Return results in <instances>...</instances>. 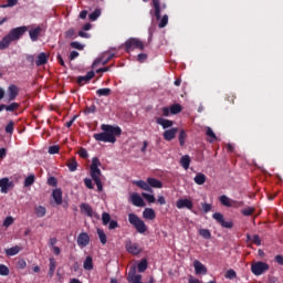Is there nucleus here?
<instances>
[{
  "instance_id": "obj_35",
  "label": "nucleus",
  "mask_w": 283,
  "mask_h": 283,
  "mask_svg": "<svg viewBox=\"0 0 283 283\" xmlns=\"http://www.w3.org/2000/svg\"><path fill=\"white\" fill-rule=\"evenodd\" d=\"M45 213H48V210L45 209V207L43 206L35 207V216H38V218L45 217Z\"/></svg>"
},
{
  "instance_id": "obj_42",
  "label": "nucleus",
  "mask_w": 283,
  "mask_h": 283,
  "mask_svg": "<svg viewBox=\"0 0 283 283\" xmlns=\"http://www.w3.org/2000/svg\"><path fill=\"white\" fill-rule=\"evenodd\" d=\"M182 112V106L180 104H174L170 106V114H180Z\"/></svg>"
},
{
  "instance_id": "obj_38",
  "label": "nucleus",
  "mask_w": 283,
  "mask_h": 283,
  "mask_svg": "<svg viewBox=\"0 0 283 283\" xmlns=\"http://www.w3.org/2000/svg\"><path fill=\"white\" fill-rule=\"evenodd\" d=\"M142 198L145 199L150 205H154V202H156V197L154 195H149L147 192H143Z\"/></svg>"
},
{
  "instance_id": "obj_39",
  "label": "nucleus",
  "mask_w": 283,
  "mask_h": 283,
  "mask_svg": "<svg viewBox=\"0 0 283 283\" xmlns=\"http://www.w3.org/2000/svg\"><path fill=\"white\" fill-rule=\"evenodd\" d=\"M96 94L101 96H111L112 95V88H98L96 91Z\"/></svg>"
},
{
  "instance_id": "obj_51",
  "label": "nucleus",
  "mask_w": 283,
  "mask_h": 283,
  "mask_svg": "<svg viewBox=\"0 0 283 283\" xmlns=\"http://www.w3.org/2000/svg\"><path fill=\"white\" fill-rule=\"evenodd\" d=\"M226 277L227 280H235V277H238V274L234 272L233 269H230L227 271Z\"/></svg>"
},
{
  "instance_id": "obj_24",
  "label": "nucleus",
  "mask_w": 283,
  "mask_h": 283,
  "mask_svg": "<svg viewBox=\"0 0 283 283\" xmlns=\"http://www.w3.org/2000/svg\"><path fill=\"white\" fill-rule=\"evenodd\" d=\"M48 59H50V56L45 52L40 53L35 61L36 67H41V65H45L48 63Z\"/></svg>"
},
{
  "instance_id": "obj_59",
  "label": "nucleus",
  "mask_w": 283,
  "mask_h": 283,
  "mask_svg": "<svg viewBox=\"0 0 283 283\" xmlns=\"http://www.w3.org/2000/svg\"><path fill=\"white\" fill-rule=\"evenodd\" d=\"M108 229H109V231H112L114 229H118V221L111 220L109 223H108Z\"/></svg>"
},
{
  "instance_id": "obj_45",
  "label": "nucleus",
  "mask_w": 283,
  "mask_h": 283,
  "mask_svg": "<svg viewBox=\"0 0 283 283\" xmlns=\"http://www.w3.org/2000/svg\"><path fill=\"white\" fill-rule=\"evenodd\" d=\"M20 107V104L17 102L11 103L10 105H6L4 109L7 112H17V109Z\"/></svg>"
},
{
  "instance_id": "obj_46",
  "label": "nucleus",
  "mask_w": 283,
  "mask_h": 283,
  "mask_svg": "<svg viewBox=\"0 0 283 283\" xmlns=\"http://www.w3.org/2000/svg\"><path fill=\"white\" fill-rule=\"evenodd\" d=\"M138 272L139 273H145L147 271V261L144 259L142 260L138 265H137Z\"/></svg>"
},
{
  "instance_id": "obj_62",
  "label": "nucleus",
  "mask_w": 283,
  "mask_h": 283,
  "mask_svg": "<svg viewBox=\"0 0 283 283\" xmlns=\"http://www.w3.org/2000/svg\"><path fill=\"white\" fill-rule=\"evenodd\" d=\"M78 156H80V158H87L90 156V154H87V149L81 148L78 150Z\"/></svg>"
},
{
  "instance_id": "obj_30",
  "label": "nucleus",
  "mask_w": 283,
  "mask_h": 283,
  "mask_svg": "<svg viewBox=\"0 0 283 283\" xmlns=\"http://www.w3.org/2000/svg\"><path fill=\"white\" fill-rule=\"evenodd\" d=\"M66 167L69 168V171H76L78 169V163L76 161V158H71L66 163Z\"/></svg>"
},
{
  "instance_id": "obj_57",
  "label": "nucleus",
  "mask_w": 283,
  "mask_h": 283,
  "mask_svg": "<svg viewBox=\"0 0 283 283\" xmlns=\"http://www.w3.org/2000/svg\"><path fill=\"white\" fill-rule=\"evenodd\" d=\"M14 223V219L12 217H7L3 221V227H10Z\"/></svg>"
},
{
  "instance_id": "obj_63",
  "label": "nucleus",
  "mask_w": 283,
  "mask_h": 283,
  "mask_svg": "<svg viewBox=\"0 0 283 283\" xmlns=\"http://www.w3.org/2000/svg\"><path fill=\"white\" fill-rule=\"evenodd\" d=\"M137 61H138L139 63H145V61H147V54H145V53H139V54L137 55Z\"/></svg>"
},
{
  "instance_id": "obj_32",
  "label": "nucleus",
  "mask_w": 283,
  "mask_h": 283,
  "mask_svg": "<svg viewBox=\"0 0 283 283\" xmlns=\"http://www.w3.org/2000/svg\"><path fill=\"white\" fill-rule=\"evenodd\" d=\"M196 185H205L207 182V176L202 172H198L193 178Z\"/></svg>"
},
{
  "instance_id": "obj_10",
  "label": "nucleus",
  "mask_w": 283,
  "mask_h": 283,
  "mask_svg": "<svg viewBox=\"0 0 283 283\" xmlns=\"http://www.w3.org/2000/svg\"><path fill=\"white\" fill-rule=\"evenodd\" d=\"M219 200L223 207H234L235 209H238L239 207H244V201L231 200L226 195L221 196Z\"/></svg>"
},
{
  "instance_id": "obj_48",
  "label": "nucleus",
  "mask_w": 283,
  "mask_h": 283,
  "mask_svg": "<svg viewBox=\"0 0 283 283\" xmlns=\"http://www.w3.org/2000/svg\"><path fill=\"white\" fill-rule=\"evenodd\" d=\"M34 180H35V176H34V175H29V176L24 179V187H32Z\"/></svg>"
},
{
  "instance_id": "obj_28",
  "label": "nucleus",
  "mask_w": 283,
  "mask_h": 283,
  "mask_svg": "<svg viewBox=\"0 0 283 283\" xmlns=\"http://www.w3.org/2000/svg\"><path fill=\"white\" fill-rule=\"evenodd\" d=\"M49 277H54V272L56 271V259L53 256L49 259Z\"/></svg>"
},
{
  "instance_id": "obj_40",
  "label": "nucleus",
  "mask_w": 283,
  "mask_h": 283,
  "mask_svg": "<svg viewBox=\"0 0 283 283\" xmlns=\"http://www.w3.org/2000/svg\"><path fill=\"white\" fill-rule=\"evenodd\" d=\"M97 235L103 244H107V234H105V231H103V229H97Z\"/></svg>"
},
{
  "instance_id": "obj_1",
  "label": "nucleus",
  "mask_w": 283,
  "mask_h": 283,
  "mask_svg": "<svg viewBox=\"0 0 283 283\" xmlns=\"http://www.w3.org/2000/svg\"><path fill=\"white\" fill-rule=\"evenodd\" d=\"M103 133H95L93 138L97 140V143H116V136H120L123 134V129L118 126H112L107 124H103L101 126Z\"/></svg>"
},
{
  "instance_id": "obj_25",
  "label": "nucleus",
  "mask_w": 283,
  "mask_h": 283,
  "mask_svg": "<svg viewBox=\"0 0 283 283\" xmlns=\"http://www.w3.org/2000/svg\"><path fill=\"white\" fill-rule=\"evenodd\" d=\"M42 30L43 29L41 27H36L35 29H31L29 31V36H30L31 41H33V42L39 41V35L41 34Z\"/></svg>"
},
{
  "instance_id": "obj_64",
  "label": "nucleus",
  "mask_w": 283,
  "mask_h": 283,
  "mask_svg": "<svg viewBox=\"0 0 283 283\" xmlns=\"http://www.w3.org/2000/svg\"><path fill=\"white\" fill-rule=\"evenodd\" d=\"M17 266L18 269H25V266H28V263L25 262V260L21 259L18 261Z\"/></svg>"
},
{
  "instance_id": "obj_29",
  "label": "nucleus",
  "mask_w": 283,
  "mask_h": 283,
  "mask_svg": "<svg viewBox=\"0 0 283 283\" xmlns=\"http://www.w3.org/2000/svg\"><path fill=\"white\" fill-rule=\"evenodd\" d=\"M191 165V157H189V155H185L180 158V166L184 169H189V166Z\"/></svg>"
},
{
  "instance_id": "obj_19",
  "label": "nucleus",
  "mask_w": 283,
  "mask_h": 283,
  "mask_svg": "<svg viewBox=\"0 0 283 283\" xmlns=\"http://www.w3.org/2000/svg\"><path fill=\"white\" fill-rule=\"evenodd\" d=\"M95 76L94 71H90L84 76H78L76 83L78 85H85V83H90V80Z\"/></svg>"
},
{
  "instance_id": "obj_44",
  "label": "nucleus",
  "mask_w": 283,
  "mask_h": 283,
  "mask_svg": "<svg viewBox=\"0 0 283 283\" xmlns=\"http://www.w3.org/2000/svg\"><path fill=\"white\" fill-rule=\"evenodd\" d=\"M241 213L242 216H245V217L253 216V213H255V209L253 207H247L241 210Z\"/></svg>"
},
{
  "instance_id": "obj_4",
  "label": "nucleus",
  "mask_w": 283,
  "mask_h": 283,
  "mask_svg": "<svg viewBox=\"0 0 283 283\" xmlns=\"http://www.w3.org/2000/svg\"><path fill=\"white\" fill-rule=\"evenodd\" d=\"M128 222L136 229L137 233H145L147 231V224H145V221L134 213L128 214Z\"/></svg>"
},
{
  "instance_id": "obj_17",
  "label": "nucleus",
  "mask_w": 283,
  "mask_h": 283,
  "mask_svg": "<svg viewBox=\"0 0 283 283\" xmlns=\"http://www.w3.org/2000/svg\"><path fill=\"white\" fill-rule=\"evenodd\" d=\"M12 186H13V184H12V181H10V179L8 177L0 179L1 193H8V189H10V187H12Z\"/></svg>"
},
{
  "instance_id": "obj_11",
  "label": "nucleus",
  "mask_w": 283,
  "mask_h": 283,
  "mask_svg": "<svg viewBox=\"0 0 283 283\" xmlns=\"http://www.w3.org/2000/svg\"><path fill=\"white\" fill-rule=\"evenodd\" d=\"M80 210L81 213L87 216L88 218H98V214L94 212V209L92 208V206H90V203H81Z\"/></svg>"
},
{
  "instance_id": "obj_31",
  "label": "nucleus",
  "mask_w": 283,
  "mask_h": 283,
  "mask_svg": "<svg viewBox=\"0 0 283 283\" xmlns=\"http://www.w3.org/2000/svg\"><path fill=\"white\" fill-rule=\"evenodd\" d=\"M4 252H6V255H9V256L19 255V253L21 252V247L15 245L7 249Z\"/></svg>"
},
{
  "instance_id": "obj_36",
  "label": "nucleus",
  "mask_w": 283,
  "mask_h": 283,
  "mask_svg": "<svg viewBox=\"0 0 283 283\" xmlns=\"http://www.w3.org/2000/svg\"><path fill=\"white\" fill-rule=\"evenodd\" d=\"M111 221H112V216H109L108 212H103L102 213V224L104 227H107L111 223Z\"/></svg>"
},
{
  "instance_id": "obj_55",
  "label": "nucleus",
  "mask_w": 283,
  "mask_h": 283,
  "mask_svg": "<svg viewBox=\"0 0 283 283\" xmlns=\"http://www.w3.org/2000/svg\"><path fill=\"white\" fill-rule=\"evenodd\" d=\"M71 48H73L74 50H84L85 45L81 44L80 42H71Z\"/></svg>"
},
{
  "instance_id": "obj_61",
  "label": "nucleus",
  "mask_w": 283,
  "mask_h": 283,
  "mask_svg": "<svg viewBox=\"0 0 283 283\" xmlns=\"http://www.w3.org/2000/svg\"><path fill=\"white\" fill-rule=\"evenodd\" d=\"M76 34V31L74 29H69L66 32H65V38L66 39H72L73 36H75Z\"/></svg>"
},
{
  "instance_id": "obj_8",
  "label": "nucleus",
  "mask_w": 283,
  "mask_h": 283,
  "mask_svg": "<svg viewBox=\"0 0 283 283\" xmlns=\"http://www.w3.org/2000/svg\"><path fill=\"white\" fill-rule=\"evenodd\" d=\"M125 249L127 253H130V255H140L143 253V248L139 243L130 241V239H127L125 241Z\"/></svg>"
},
{
  "instance_id": "obj_49",
  "label": "nucleus",
  "mask_w": 283,
  "mask_h": 283,
  "mask_svg": "<svg viewBox=\"0 0 283 283\" xmlns=\"http://www.w3.org/2000/svg\"><path fill=\"white\" fill-rule=\"evenodd\" d=\"M84 114H96V104H92L91 106H86L84 109Z\"/></svg>"
},
{
  "instance_id": "obj_54",
  "label": "nucleus",
  "mask_w": 283,
  "mask_h": 283,
  "mask_svg": "<svg viewBox=\"0 0 283 283\" xmlns=\"http://www.w3.org/2000/svg\"><path fill=\"white\" fill-rule=\"evenodd\" d=\"M252 244H255L256 247H262V239L258 234H254L252 237Z\"/></svg>"
},
{
  "instance_id": "obj_50",
  "label": "nucleus",
  "mask_w": 283,
  "mask_h": 283,
  "mask_svg": "<svg viewBox=\"0 0 283 283\" xmlns=\"http://www.w3.org/2000/svg\"><path fill=\"white\" fill-rule=\"evenodd\" d=\"M0 275L8 276L10 275V269L6 264H0Z\"/></svg>"
},
{
  "instance_id": "obj_34",
  "label": "nucleus",
  "mask_w": 283,
  "mask_h": 283,
  "mask_svg": "<svg viewBox=\"0 0 283 283\" xmlns=\"http://www.w3.org/2000/svg\"><path fill=\"white\" fill-rule=\"evenodd\" d=\"M84 269H85V271H92V269H94V263H93L92 256H86V259L84 261Z\"/></svg>"
},
{
  "instance_id": "obj_15",
  "label": "nucleus",
  "mask_w": 283,
  "mask_h": 283,
  "mask_svg": "<svg viewBox=\"0 0 283 283\" xmlns=\"http://www.w3.org/2000/svg\"><path fill=\"white\" fill-rule=\"evenodd\" d=\"M127 280L129 283H143V276L136 274V270H129Z\"/></svg>"
},
{
  "instance_id": "obj_22",
  "label": "nucleus",
  "mask_w": 283,
  "mask_h": 283,
  "mask_svg": "<svg viewBox=\"0 0 283 283\" xmlns=\"http://www.w3.org/2000/svg\"><path fill=\"white\" fill-rule=\"evenodd\" d=\"M52 197L56 205H63V190L61 188L53 190Z\"/></svg>"
},
{
  "instance_id": "obj_7",
  "label": "nucleus",
  "mask_w": 283,
  "mask_h": 283,
  "mask_svg": "<svg viewBox=\"0 0 283 283\" xmlns=\"http://www.w3.org/2000/svg\"><path fill=\"white\" fill-rule=\"evenodd\" d=\"M269 269H270L269 264L262 261H258L255 263H252L251 265V271L253 275H256V276L264 275V273H266Z\"/></svg>"
},
{
  "instance_id": "obj_21",
  "label": "nucleus",
  "mask_w": 283,
  "mask_h": 283,
  "mask_svg": "<svg viewBox=\"0 0 283 283\" xmlns=\"http://www.w3.org/2000/svg\"><path fill=\"white\" fill-rule=\"evenodd\" d=\"M156 123L157 125H161L163 129H169V127H174V120L166 119L163 117H157Z\"/></svg>"
},
{
  "instance_id": "obj_6",
  "label": "nucleus",
  "mask_w": 283,
  "mask_h": 283,
  "mask_svg": "<svg viewBox=\"0 0 283 283\" xmlns=\"http://www.w3.org/2000/svg\"><path fill=\"white\" fill-rule=\"evenodd\" d=\"M151 10L149 11L150 17H155L157 21H160V11L167 10V3H160V0H151Z\"/></svg>"
},
{
  "instance_id": "obj_53",
  "label": "nucleus",
  "mask_w": 283,
  "mask_h": 283,
  "mask_svg": "<svg viewBox=\"0 0 283 283\" xmlns=\"http://www.w3.org/2000/svg\"><path fill=\"white\" fill-rule=\"evenodd\" d=\"M19 3V0H7V4H2L0 8H14Z\"/></svg>"
},
{
  "instance_id": "obj_14",
  "label": "nucleus",
  "mask_w": 283,
  "mask_h": 283,
  "mask_svg": "<svg viewBox=\"0 0 283 283\" xmlns=\"http://www.w3.org/2000/svg\"><path fill=\"white\" fill-rule=\"evenodd\" d=\"M193 266H195V273L197 275H207V266L202 264L199 260L193 261Z\"/></svg>"
},
{
  "instance_id": "obj_26",
  "label": "nucleus",
  "mask_w": 283,
  "mask_h": 283,
  "mask_svg": "<svg viewBox=\"0 0 283 283\" xmlns=\"http://www.w3.org/2000/svg\"><path fill=\"white\" fill-rule=\"evenodd\" d=\"M147 182H148L150 189H151V188H153V189H163V181H160V180H158V179H156V178L149 177V178L147 179Z\"/></svg>"
},
{
  "instance_id": "obj_47",
  "label": "nucleus",
  "mask_w": 283,
  "mask_h": 283,
  "mask_svg": "<svg viewBox=\"0 0 283 283\" xmlns=\"http://www.w3.org/2000/svg\"><path fill=\"white\" fill-rule=\"evenodd\" d=\"M186 139H187V133L184 129H181L179 132V145H180V147H185V140Z\"/></svg>"
},
{
  "instance_id": "obj_58",
  "label": "nucleus",
  "mask_w": 283,
  "mask_h": 283,
  "mask_svg": "<svg viewBox=\"0 0 283 283\" xmlns=\"http://www.w3.org/2000/svg\"><path fill=\"white\" fill-rule=\"evenodd\" d=\"M84 185H85L86 189H94V184H92L91 178H85L84 179Z\"/></svg>"
},
{
  "instance_id": "obj_41",
  "label": "nucleus",
  "mask_w": 283,
  "mask_h": 283,
  "mask_svg": "<svg viewBox=\"0 0 283 283\" xmlns=\"http://www.w3.org/2000/svg\"><path fill=\"white\" fill-rule=\"evenodd\" d=\"M167 23H169V15L164 14L163 18L159 19L158 28H167Z\"/></svg>"
},
{
  "instance_id": "obj_43",
  "label": "nucleus",
  "mask_w": 283,
  "mask_h": 283,
  "mask_svg": "<svg viewBox=\"0 0 283 283\" xmlns=\"http://www.w3.org/2000/svg\"><path fill=\"white\" fill-rule=\"evenodd\" d=\"M101 14H102L101 9H95L94 12L88 14V19H90V21H96V19H98V17H101Z\"/></svg>"
},
{
  "instance_id": "obj_12",
  "label": "nucleus",
  "mask_w": 283,
  "mask_h": 283,
  "mask_svg": "<svg viewBox=\"0 0 283 283\" xmlns=\"http://www.w3.org/2000/svg\"><path fill=\"white\" fill-rule=\"evenodd\" d=\"M177 209H188L189 211H192L193 209V201L189 199H178L176 202Z\"/></svg>"
},
{
  "instance_id": "obj_27",
  "label": "nucleus",
  "mask_w": 283,
  "mask_h": 283,
  "mask_svg": "<svg viewBox=\"0 0 283 283\" xmlns=\"http://www.w3.org/2000/svg\"><path fill=\"white\" fill-rule=\"evenodd\" d=\"M143 218H145V220H156V211L151 208H146L143 212Z\"/></svg>"
},
{
  "instance_id": "obj_9",
  "label": "nucleus",
  "mask_w": 283,
  "mask_h": 283,
  "mask_svg": "<svg viewBox=\"0 0 283 283\" xmlns=\"http://www.w3.org/2000/svg\"><path fill=\"white\" fill-rule=\"evenodd\" d=\"M213 220H216L218 222V224H220L223 229H233V221L229 220L226 221L224 220V214L220 213V212H214L212 214Z\"/></svg>"
},
{
  "instance_id": "obj_33",
  "label": "nucleus",
  "mask_w": 283,
  "mask_h": 283,
  "mask_svg": "<svg viewBox=\"0 0 283 283\" xmlns=\"http://www.w3.org/2000/svg\"><path fill=\"white\" fill-rule=\"evenodd\" d=\"M206 135L209 137V143H216V140H218V137L216 136V133H213V129H211V127L206 128Z\"/></svg>"
},
{
  "instance_id": "obj_16",
  "label": "nucleus",
  "mask_w": 283,
  "mask_h": 283,
  "mask_svg": "<svg viewBox=\"0 0 283 283\" xmlns=\"http://www.w3.org/2000/svg\"><path fill=\"white\" fill-rule=\"evenodd\" d=\"M176 134H178V128L166 129L163 134L164 140L171 143L176 138Z\"/></svg>"
},
{
  "instance_id": "obj_56",
  "label": "nucleus",
  "mask_w": 283,
  "mask_h": 283,
  "mask_svg": "<svg viewBox=\"0 0 283 283\" xmlns=\"http://www.w3.org/2000/svg\"><path fill=\"white\" fill-rule=\"evenodd\" d=\"M48 185L49 187H56V185H59V180H56V177H50L48 179Z\"/></svg>"
},
{
  "instance_id": "obj_20",
  "label": "nucleus",
  "mask_w": 283,
  "mask_h": 283,
  "mask_svg": "<svg viewBox=\"0 0 283 283\" xmlns=\"http://www.w3.org/2000/svg\"><path fill=\"white\" fill-rule=\"evenodd\" d=\"M77 244L78 247H87L90 244V234L86 232H82L77 237Z\"/></svg>"
},
{
  "instance_id": "obj_5",
  "label": "nucleus",
  "mask_w": 283,
  "mask_h": 283,
  "mask_svg": "<svg viewBox=\"0 0 283 283\" xmlns=\"http://www.w3.org/2000/svg\"><path fill=\"white\" fill-rule=\"evenodd\" d=\"M124 48L127 53L132 52V50H145V44L143 41L136 38H130L124 43Z\"/></svg>"
},
{
  "instance_id": "obj_3",
  "label": "nucleus",
  "mask_w": 283,
  "mask_h": 283,
  "mask_svg": "<svg viewBox=\"0 0 283 283\" xmlns=\"http://www.w3.org/2000/svg\"><path fill=\"white\" fill-rule=\"evenodd\" d=\"M98 167H101V159H98V157H93L90 167V176L92 180L95 182L97 191L101 193V191H103V182L101 181V176H103V172Z\"/></svg>"
},
{
  "instance_id": "obj_13",
  "label": "nucleus",
  "mask_w": 283,
  "mask_h": 283,
  "mask_svg": "<svg viewBox=\"0 0 283 283\" xmlns=\"http://www.w3.org/2000/svg\"><path fill=\"white\" fill-rule=\"evenodd\" d=\"M17 96H19V86L14 85V84H11L8 87V101H9V103L14 101L17 98Z\"/></svg>"
},
{
  "instance_id": "obj_52",
  "label": "nucleus",
  "mask_w": 283,
  "mask_h": 283,
  "mask_svg": "<svg viewBox=\"0 0 283 283\" xmlns=\"http://www.w3.org/2000/svg\"><path fill=\"white\" fill-rule=\"evenodd\" d=\"M7 134H13L14 133V122L10 120L6 128H4Z\"/></svg>"
},
{
  "instance_id": "obj_2",
  "label": "nucleus",
  "mask_w": 283,
  "mask_h": 283,
  "mask_svg": "<svg viewBox=\"0 0 283 283\" xmlns=\"http://www.w3.org/2000/svg\"><path fill=\"white\" fill-rule=\"evenodd\" d=\"M28 32V27H17L10 30V32L2 38L0 41V50H8L10 44L14 41H19L23 34Z\"/></svg>"
},
{
  "instance_id": "obj_18",
  "label": "nucleus",
  "mask_w": 283,
  "mask_h": 283,
  "mask_svg": "<svg viewBox=\"0 0 283 283\" xmlns=\"http://www.w3.org/2000/svg\"><path fill=\"white\" fill-rule=\"evenodd\" d=\"M134 185H136V187H139V189H143L144 191H148V193H154V189L149 186L148 181L137 180L134 181Z\"/></svg>"
},
{
  "instance_id": "obj_60",
  "label": "nucleus",
  "mask_w": 283,
  "mask_h": 283,
  "mask_svg": "<svg viewBox=\"0 0 283 283\" xmlns=\"http://www.w3.org/2000/svg\"><path fill=\"white\" fill-rule=\"evenodd\" d=\"M60 149H61V147H59L56 145L51 146V147H49V154H52V155L59 154Z\"/></svg>"
},
{
  "instance_id": "obj_23",
  "label": "nucleus",
  "mask_w": 283,
  "mask_h": 283,
  "mask_svg": "<svg viewBox=\"0 0 283 283\" xmlns=\"http://www.w3.org/2000/svg\"><path fill=\"white\" fill-rule=\"evenodd\" d=\"M130 201L134 207H143L145 205V200H143V197L138 193H133L130 196Z\"/></svg>"
},
{
  "instance_id": "obj_37",
  "label": "nucleus",
  "mask_w": 283,
  "mask_h": 283,
  "mask_svg": "<svg viewBox=\"0 0 283 283\" xmlns=\"http://www.w3.org/2000/svg\"><path fill=\"white\" fill-rule=\"evenodd\" d=\"M199 235H201L203 240H211V231L209 229H200Z\"/></svg>"
}]
</instances>
